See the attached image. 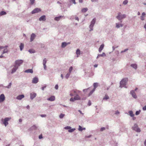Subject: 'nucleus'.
<instances>
[{
	"instance_id": "obj_1",
	"label": "nucleus",
	"mask_w": 146,
	"mask_h": 146,
	"mask_svg": "<svg viewBox=\"0 0 146 146\" xmlns=\"http://www.w3.org/2000/svg\"><path fill=\"white\" fill-rule=\"evenodd\" d=\"M128 81L127 78H124L122 79L120 82V85L119 87H124L127 88V87L126 86V83Z\"/></svg>"
},
{
	"instance_id": "obj_2",
	"label": "nucleus",
	"mask_w": 146,
	"mask_h": 146,
	"mask_svg": "<svg viewBox=\"0 0 146 146\" xmlns=\"http://www.w3.org/2000/svg\"><path fill=\"white\" fill-rule=\"evenodd\" d=\"M96 19L95 18H94L91 22L90 25L89 26V27L90 29L89 31L90 32L93 31V28L94 26V24L96 22Z\"/></svg>"
},
{
	"instance_id": "obj_3",
	"label": "nucleus",
	"mask_w": 146,
	"mask_h": 146,
	"mask_svg": "<svg viewBox=\"0 0 146 146\" xmlns=\"http://www.w3.org/2000/svg\"><path fill=\"white\" fill-rule=\"evenodd\" d=\"M11 118V117H6L3 120L2 119L1 121L3 122V124L5 126H6L9 124L8 121H9Z\"/></svg>"
},
{
	"instance_id": "obj_4",
	"label": "nucleus",
	"mask_w": 146,
	"mask_h": 146,
	"mask_svg": "<svg viewBox=\"0 0 146 146\" xmlns=\"http://www.w3.org/2000/svg\"><path fill=\"white\" fill-rule=\"evenodd\" d=\"M132 128L133 130L137 132H140L141 131L140 129L138 127V125L136 123H135Z\"/></svg>"
},
{
	"instance_id": "obj_5",
	"label": "nucleus",
	"mask_w": 146,
	"mask_h": 146,
	"mask_svg": "<svg viewBox=\"0 0 146 146\" xmlns=\"http://www.w3.org/2000/svg\"><path fill=\"white\" fill-rule=\"evenodd\" d=\"M23 60H17L15 61V65L17 66H19L21 64L23 63Z\"/></svg>"
},
{
	"instance_id": "obj_6",
	"label": "nucleus",
	"mask_w": 146,
	"mask_h": 146,
	"mask_svg": "<svg viewBox=\"0 0 146 146\" xmlns=\"http://www.w3.org/2000/svg\"><path fill=\"white\" fill-rule=\"evenodd\" d=\"M126 15L125 14L121 15L120 16H117L116 18L119 20H121L122 19L126 17Z\"/></svg>"
},
{
	"instance_id": "obj_7",
	"label": "nucleus",
	"mask_w": 146,
	"mask_h": 146,
	"mask_svg": "<svg viewBox=\"0 0 146 146\" xmlns=\"http://www.w3.org/2000/svg\"><path fill=\"white\" fill-rule=\"evenodd\" d=\"M130 94H131L132 97H133L134 98H137V96L134 90H132L130 91Z\"/></svg>"
},
{
	"instance_id": "obj_8",
	"label": "nucleus",
	"mask_w": 146,
	"mask_h": 146,
	"mask_svg": "<svg viewBox=\"0 0 146 146\" xmlns=\"http://www.w3.org/2000/svg\"><path fill=\"white\" fill-rule=\"evenodd\" d=\"M40 11V9L39 8H37L34 9L33 11H32L31 12V13L32 14H34L35 13L39 12Z\"/></svg>"
},
{
	"instance_id": "obj_9",
	"label": "nucleus",
	"mask_w": 146,
	"mask_h": 146,
	"mask_svg": "<svg viewBox=\"0 0 146 146\" xmlns=\"http://www.w3.org/2000/svg\"><path fill=\"white\" fill-rule=\"evenodd\" d=\"M5 96L3 94H2L0 95V103L2 102L5 100Z\"/></svg>"
},
{
	"instance_id": "obj_10",
	"label": "nucleus",
	"mask_w": 146,
	"mask_h": 146,
	"mask_svg": "<svg viewBox=\"0 0 146 146\" xmlns=\"http://www.w3.org/2000/svg\"><path fill=\"white\" fill-rule=\"evenodd\" d=\"M38 78L35 77L34 78L32 81V83L33 84H36L38 83Z\"/></svg>"
},
{
	"instance_id": "obj_11",
	"label": "nucleus",
	"mask_w": 146,
	"mask_h": 146,
	"mask_svg": "<svg viewBox=\"0 0 146 146\" xmlns=\"http://www.w3.org/2000/svg\"><path fill=\"white\" fill-rule=\"evenodd\" d=\"M36 36V35L34 33H32L31 36L30 42H32L34 40Z\"/></svg>"
},
{
	"instance_id": "obj_12",
	"label": "nucleus",
	"mask_w": 146,
	"mask_h": 146,
	"mask_svg": "<svg viewBox=\"0 0 146 146\" xmlns=\"http://www.w3.org/2000/svg\"><path fill=\"white\" fill-rule=\"evenodd\" d=\"M30 96V98L32 100L36 96V94L35 93H31Z\"/></svg>"
},
{
	"instance_id": "obj_13",
	"label": "nucleus",
	"mask_w": 146,
	"mask_h": 146,
	"mask_svg": "<svg viewBox=\"0 0 146 146\" xmlns=\"http://www.w3.org/2000/svg\"><path fill=\"white\" fill-rule=\"evenodd\" d=\"M47 62V60L46 58H44L43 61V65L44 68L45 70H46V64Z\"/></svg>"
},
{
	"instance_id": "obj_14",
	"label": "nucleus",
	"mask_w": 146,
	"mask_h": 146,
	"mask_svg": "<svg viewBox=\"0 0 146 146\" xmlns=\"http://www.w3.org/2000/svg\"><path fill=\"white\" fill-rule=\"evenodd\" d=\"M18 66H17V65H15L12 69L11 73L12 74H13L14 72H15L18 68Z\"/></svg>"
},
{
	"instance_id": "obj_15",
	"label": "nucleus",
	"mask_w": 146,
	"mask_h": 146,
	"mask_svg": "<svg viewBox=\"0 0 146 146\" xmlns=\"http://www.w3.org/2000/svg\"><path fill=\"white\" fill-rule=\"evenodd\" d=\"M39 21H45L46 20V16L45 15H43L41 16L39 18Z\"/></svg>"
},
{
	"instance_id": "obj_16",
	"label": "nucleus",
	"mask_w": 146,
	"mask_h": 146,
	"mask_svg": "<svg viewBox=\"0 0 146 146\" xmlns=\"http://www.w3.org/2000/svg\"><path fill=\"white\" fill-rule=\"evenodd\" d=\"M55 97L54 96H51L50 97L48 98L47 100L50 101H53L55 100Z\"/></svg>"
},
{
	"instance_id": "obj_17",
	"label": "nucleus",
	"mask_w": 146,
	"mask_h": 146,
	"mask_svg": "<svg viewBox=\"0 0 146 146\" xmlns=\"http://www.w3.org/2000/svg\"><path fill=\"white\" fill-rule=\"evenodd\" d=\"M24 97V95L23 94L19 95L17 96L16 99L18 100H21Z\"/></svg>"
},
{
	"instance_id": "obj_18",
	"label": "nucleus",
	"mask_w": 146,
	"mask_h": 146,
	"mask_svg": "<svg viewBox=\"0 0 146 146\" xmlns=\"http://www.w3.org/2000/svg\"><path fill=\"white\" fill-rule=\"evenodd\" d=\"M120 24L118 23H116V27L117 28H119L120 27H122L123 26V25L121 23L122 21H120Z\"/></svg>"
},
{
	"instance_id": "obj_19",
	"label": "nucleus",
	"mask_w": 146,
	"mask_h": 146,
	"mask_svg": "<svg viewBox=\"0 0 146 146\" xmlns=\"http://www.w3.org/2000/svg\"><path fill=\"white\" fill-rule=\"evenodd\" d=\"M76 96L74 97V100H80L81 98L80 96L77 94H75Z\"/></svg>"
},
{
	"instance_id": "obj_20",
	"label": "nucleus",
	"mask_w": 146,
	"mask_h": 146,
	"mask_svg": "<svg viewBox=\"0 0 146 146\" xmlns=\"http://www.w3.org/2000/svg\"><path fill=\"white\" fill-rule=\"evenodd\" d=\"M104 44H102L100 45L99 49V52H100L102 51L104 48Z\"/></svg>"
},
{
	"instance_id": "obj_21",
	"label": "nucleus",
	"mask_w": 146,
	"mask_h": 146,
	"mask_svg": "<svg viewBox=\"0 0 146 146\" xmlns=\"http://www.w3.org/2000/svg\"><path fill=\"white\" fill-rule=\"evenodd\" d=\"M63 16H60L58 17H57L54 18V20L56 21H59Z\"/></svg>"
},
{
	"instance_id": "obj_22",
	"label": "nucleus",
	"mask_w": 146,
	"mask_h": 146,
	"mask_svg": "<svg viewBox=\"0 0 146 146\" xmlns=\"http://www.w3.org/2000/svg\"><path fill=\"white\" fill-rule=\"evenodd\" d=\"M25 72L26 73H32L33 72V71L32 69H28L25 70Z\"/></svg>"
},
{
	"instance_id": "obj_23",
	"label": "nucleus",
	"mask_w": 146,
	"mask_h": 146,
	"mask_svg": "<svg viewBox=\"0 0 146 146\" xmlns=\"http://www.w3.org/2000/svg\"><path fill=\"white\" fill-rule=\"evenodd\" d=\"M38 129V127L36 126L35 125H34L31 128V130H35Z\"/></svg>"
},
{
	"instance_id": "obj_24",
	"label": "nucleus",
	"mask_w": 146,
	"mask_h": 146,
	"mask_svg": "<svg viewBox=\"0 0 146 146\" xmlns=\"http://www.w3.org/2000/svg\"><path fill=\"white\" fill-rule=\"evenodd\" d=\"M131 66L135 69H137V65L136 64H132L131 65Z\"/></svg>"
},
{
	"instance_id": "obj_25",
	"label": "nucleus",
	"mask_w": 146,
	"mask_h": 146,
	"mask_svg": "<svg viewBox=\"0 0 146 146\" xmlns=\"http://www.w3.org/2000/svg\"><path fill=\"white\" fill-rule=\"evenodd\" d=\"M67 46L66 42H62V43L61 47L62 48L65 47Z\"/></svg>"
},
{
	"instance_id": "obj_26",
	"label": "nucleus",
	"mask_w": 146,
	"mask_h": 146,
	"mask_svg": "<svg viewBox=\"0 0 146 146\" xmlns=\"http://www.w3.org/2000/svg\"><path fill=\"white\" fill-rule=\"evenodd\" d=\"M129 113V115L131 117H133L134 115L133 114V112L132 111H129L128 112Z\"/></svg>"
},
{
	"instance_id": "obj_27",
	"label": "nucleus",
	"mask_w": 146,
	"mask_h": 146,
	"mask_svg": "<svg viewBox=\"0 0 146 146\" xmlns=\"http://www.w3.org/2000/svg\"><path fill=\"white\" fill-rule=\"evenodd\" d=\"M78 129L79 131H82L83 130H85L86 128L85 127L82 128L81 126L79 125Z\"/></svg>"
},
{
	"instance_id": "obj_28",
	"label": "nucleus",
	"mask_w": 146,
	"mask_h": 146,
	"mask_svg": "<svg viewBox=\"0 0 146 146\" xmlns=\"http://www.w3.org/2000/svg\"><path fill=\"white\" fill-rule=\"evenodd\" d=\"M28 51L30 53H34L35 52V50L33 49H29L28 50Z\"/></svg>"
},
{
	"instance_id": "obj_29",
	"label": "nucleus",
	"mask_w": 146,
	"mask_h": 146,
	"mask_svg": "<svg viewBox=\"0 0 146 146\" xmlns=\"http://www.w3.org/2000/svg\"><path fill=\"white\" fill-rule=\"evenodd\" d=\"M20 50L22 51L24 48V44L23 43H21L19 46Z\"/></svg>"
},
{
	"instance_id": "obj_30",
	"label": "nucleus",
	"mask_w": 146,
	"mask_h": 146,
	"mask_svg": "<svg viewBox=\"0 0 146 146\" xmlns=\"http://www.w3.org/2000/svg\"><path fill=\"white\" fill-rule=\"evenodd\" d=\"M7 13L6 12L4 11H2L0 13V15L1 16L4 15H5Z\"/></svg>"
},
{
	"instance_id": "obj_31",
	"label": "nucleus",
	"mask_w": 146,
	"mask_h": 146,
	"mask_svg": "<svg viewBox=\"0 0 146 146\" xmlns=\"http://www.w3.org/2000/svg\"><path fill=\"white\" fill-rule=\"evenodd\" d=\"M98 83H94L93 86L94 87V89H96V88L98 87Z\"/></svg>"
},
{
	"instance_id": "obj_32",
	"label": "nucleus",
	"mask_w": 146,
	"mask_h": 146,
	"mask_svg": "<svg viewBox=\"0 0 146 146\" xmlns=\"http://www.w3.org/2000/svg\"><path fill=\"white\" fill-rule=\"evenodd\" d=\"M98 56L102 57H104L106 56V54L104 52H103L101 54H98Z\"/></svg>"
},
{
	"instance_id": "obj_33",
	"label": "nucleus",
	"mask_w": 146,
	"mask_h": 146,
	"mask_svg": "<svg viewBox=\"0 0 146 146\" xmlns=\"http://www.w3.org/2000/svg\"><path fill=\"white\" fill-rule=\"evenodd\" d=\"M88 10V9L87 8H84L82 9V12L85 13Z\"/></svg>"
},
{
	"instance_id": "obj_34",
	"label": "nucleus",
	"mask_w": 146,
	"mask_h": 146,
	"mask_svg": "<svg viewBox=\"0 0 146 146\" xmlns=\"http://www.w3.org/2000/svg\"><path fill=\"white\" fill-rule=\"evenodd\" d=\"M8 52V50L7 48L4 49L2 53V54H3L5 53H7Z\"/></svg>"
},
{
	"instance_id": "obj_35",
	"label": "nucleus",
	"mask_w": 146,
	"mask_h": 146,
	"mask_svg": "<svg viewBox=\"0 0 146 146\" xmlns=\"http://www.w3.org/2000/svg\"><path fill=\"white\" fill-rule=\"evenodd\" d=\"M76 54L77 55H79L80 54V50L79 49H77L76 51Z\"/></svg>"
},
{
	"instance_id": "obj_36",
	"label": "nucleus",
	"mask_w": 146,
	"mask_h": 146,
	"mask_svg": "<svg viewBox=\"0 0 146 146\" xmlns=\"http://www.w3.org/2000/svg\"><path fill=\"white\" fill-rule=\"evenodd\" d=\"M75 130V128L70 129L68 130V131L69 132H72L74 131Z\"/></svg>"
},
{
	"instance_id": "obj_37",
	"label": "nucleus",
	"mask_w": 146,
	"mask_h": 146,
	"mask_svg": "<svg viewBox=\"0 0 146 146\" xmlns=\"http://www.w3.org/2000/svg\"><path fill=\"white\" fill-rule=\"evenodd\" d=\"M70 73L69 72L65 76V78L66 79H67L69 78L70 75Z\"/></svg>"
},
{
	"instance_id": "obj_38",
	"label": "nucleus",
	"mask_w": 146,
	"mask_h": 146,
	"mask_svg": "<svg viewBox=\"0 0 146 146\" xmlns=\"http://www.w3.org/2000/svg\"><path fill=\"white\" fill-rule=\"evenodd\" d=\"M128 3V1L127 0H125L123 1V4L124 5H126V4H127Z\"/></svg>"
},
{
	"instance_id": "obj_39",
	"label": "nucleus",
	"mask_w": 146,
	"mask_h": 146,
	"mask_svg": "<svg viewBox=\"0 0 146 146\" xmlns=\"http://www.w3.org/2000/svg\"><path fill=\"white\" fill-rule=\"evenodd\" d=\"M65 115L62 113H61L59 115V117L60 119H62L64 116Z\"/></svg>"
},
{
	"instance_id": "obj_40",
	"label": "nucleus",
	"mask_w": 146,
	"mask_h": 146,
	"mask_svg": "<svg viewBox=\"0 0 146 146\" xmlns=\"http://www.w3.org/2000/svg\"><path fill=\"white\" fill-rule=\"evenodd\" d=\"M95 89L94 88L91 91L89 94V96H90L92 95L95 91Z\"/></svg>"
},
{
	"instance_id": "obj_41",
	"label": "nucleus",
	"mask_w": 146,
	"mask_h": 146,
	"mask_svg": "<svg viewBox=\"0 0 146 146\" xmlns=\"http://www.w3.org/2000/svg\"><path fill=\"white\" fill-rule=\"evenodd\" d=\"M12 84L11 82H10L9 83V85L6 86V88H9L11 87V85Z\"/></svg>"
},
{
	"instance_id": "obj_42",
	"label": "nucleus",
	"mask_w": 146,
	"mask_h": 146,
	"mask_svg": "<svg viewBox=\"0 0 146 146\" xmlns=\"http://www.w3.org/2000/svg\"><path fill=\"white\" fill-rule=\"evenodd\" d=\"M109 98V97L108 96L106 95H105V97L103 98V100H107Z\"/></svg>"
},
{
	"instance_id": "obj_43",
	"label": "nucleus",
	"mask_w": 146,
	"mask_h": 146,
	"mask_svg": "<svg viewBox=\"0 0 146 146\" xmlns=\"http://www.w3.org/2000/svg\"><path fill=\"white\" fill-rule=\"evenodd\" d=\"M140 111H141L140 110H139V111H136V113H135V115H139V113L140 112Z\"/></svg>"
},
{
	"instance_id": "obj_44",
	"label": "nucleus",
	"mask_w": 146,
	"mask_h": 146,
	"mask_svg": "<svg viewBox=\"0 0 146 146\" xmlns=\"http://www.w3.org/2000/svg\"><path fill=\"white\" fill-rule=\"evenodd\" d=\"M69 1L70 2V3H72L75 4H76V3L75 2V0H70Z\"/></svg>"
},
{
	"instance_id": "obj_45",
	"label": "nucleus",
	"mask_w": 146,
	"mask_h": 146,
	"mask_svg": "<svg viewBox=\"0 0 146 146\" xmlns=\"http://www.w3.org/2000/svg\"><path fill=\"white\" fill-rule=\"evenodd\" d=\"M120 114V112L118 111L117 110L115 111V114L118 115Z\"/></svg>"
},
{
	"instance_id": "obj_46",
	"label": "nucleus",
	"mask_w": 146,
	"mask_h": 146,
	"mask_svg": "<svg viewBox=\"0 0 146 146\" xmlns=\"http://www.w3.org/2000/svg\"><path fill=\"white\" fill-rule=\"evenodd\" d=\"M105 129L106 128L105 127H102L100 129V131H103L104 130H105Z\"/></svg>"
},
{
	"instance_id": "obj_47",
	"label": "nucleus",
	"mask_w": 146,
	"mask_h": 146,
	"mask_svg": "<svg viewBox=\"0 0 146 146\" xmlns=\"http://www.w3.org/2000/svg\"><path fill=\"white\" fill-rule=\"evenodd\" d=\"M73 69V67L72 66H71L70 67L69 69V72L70 73H71V72L72 71V70Z\"/></svg>"
},
{
	"instance_id": "obj_48",
	"label": "nucleus",
	"mask_w": 146,
	"mask_h": 146,
	"mask_svg": "<svg viewBox=\"0 0 146 146\" xmlns=\"http://www.w3.org/2000/svg\"><path fill=\"white\" fill-rule=\"evenodd\" d=\"M35 0H30L31 4L32 5H33L35 2Z\"/></svg>"
},
{
	"instance_id": "obj_49",
	"label": "nucleus",
	"mask_w": 146,
	"mask_h": 146,
	"mask_svg": "<svg viewBox=\"0 0 146 146\" xmlns=\"http://www.w3.org/2000/svg\"><path fill=\"white\" fill-rule=\"evenodd\" d=\"M128 50V48L125 49L124 50L121 51V53H122L125 52L127 51V50Z\"/></svg>"
},
{
	"instance_id": "obj_50",
	"label": "nucleus",
	"mask_w": 146,
	"mask_h": 146,
	"mask_svg": "<svg viewBox=\"0 0 146 146\" xmlns=\"http://www.w3.org/2000/svg\"><path fill=\"white\" fill-rule=\"evenodd\" d=\"M71 128V127L70 126H66L65 127V129H70Z\"/></svg>"
},
{
	"instance_id": "obj_51",
	"label": "nucleus",
	"mask_w": 146,
	"mask_h": 146,
	"mask_svg": "<svg viewBox=\"0 0 146 146\" xmlns=\"http://www.w3.org/2000/svg\"><path fill=\"white\" fill-rule=\"evenodd\" d=\"M75 16H74V15L71 16L70 17V19L71 20H72L74 19H75Z\"/></svg>"
},
{
	"instance_id": "obj_52",
	"label": "nucleus",
	"mask_w": 146,
	"mask_h": 146,
	"mask_svg": "<svg viewBox=\"0 0 146 146\" xmlns=\"http://www.w3.org/2000/svg\"><path fill=\"white\" fill-rule=\"evenodd\" d=\"M92 136V135H90L89 136H86L85 137V138H90L91 136Z\"/></svg>"
},
{
	"instance_id": "obj_53",
	"label": "nucleus",
	"mask_w": 146,
	"mask_h": 146,
	"mask_svg": "<svg viewBox=\"0 0 146 146\" xmlns=\"http://www.w3.org/2000/svg\"><path fill=\"white\" fill-rule=\"evenodd\" d=\"M46 87V85H45L43 86V87H42L41 88V89L42 90H44V88H45Z\"/></svg>"
},
{
	"instance_id": "obj_54",
	"label": "nucleus",
	"mask_w": 146,
	"mask_h": 146,
	"mask_svg": "<svg viewBox=\"0 0 146 146\" xmlns=\"http://www.w3.org/2000/svg\"><path fill=\"white\" fill-rule=\"evenodd\" d=\"M75 100H74V98H71L70 99V101L71 102H74Z\"/></svg>"
},
{
	"instance_id": "obj_55",
	"label": "nucleus",
	"mask_w": 146,
	"mask_h": 146,
	"mask_svg": "<svg viewBox=\"0 0 146 146\" xmlns=\"http://www.w3.org/2000/svg\"><path fill=\"white\" fill-rule=\"evenodd\" d=\"M58 84H56L55 86V88L57 90L58 89Z\"/></svg>"
},
{
	"instance_id": "obj_56",
	"label": "nucleus",
	"mask_w": 146,
	"mask_h": 146,
	"mask_svg": "<svg viewBox=\"0 0 146 146\" xmlns=\"http://www.w3.org/2000/svg\"><path fill=\"white\" fill-rule=\"evenodd\" d=\"M144 17L143 16H141L140 17L142 21L144 20L145 19Z\"/></svg>"
},
{
	"instance_id": "obj_57",
	"label": "nucleus",
	"mask_w": 146,
	"mask_h": 146,
	"mask_svg": "<svg viewBox=\"0 0 146 146\" xmlns=\"http://www.w3.org/2000/svg\"><path fill=\"white\" fill-rule=\"evenodd\" d=\"M142 109L143 111L146 110V105L143 107Z\"/></svg>"
},
{
	"instance_id": "obj_58",
	"label": "nucleus",
	"mask_w": 146,
	"mask_h": 146,
	"mask_svg": "<svg viewBox=\"0 0 146 146\" xmlns=\"http://www.w3.org/2000/svg\"><path fill=\"white\" fill-rule=\"evenodd\" d=\"M88 105L89 106H90L91 105V101L90 100H89Z\"/></svg>"
},
{
	"instance_id": "obj_59",
	"label": "nucleus",
	"mask_w": 146,
	"mask_h": 146,
	"mask_svg": "<svg viewBox=\"0 0 146 146\" xmlns=\"http://www.w3.org/2000/svg\"><path fill=\"white\" fill-rule=\"evenodd\" d=\"M75 19L76 20H77L78 21H79V18L78 17H76L75 16Z\"/></svg>"
},
{
	"instance_id": "obj_60",
	"label": "nucleus",
	"mask_w": 146,
	"mask_h": 146,
	"mask_svg": "<svg viewBox=\"0 0 146 146\" xmlns=\"http://www.w3.org/2000/svg\"><path fill=\"white\" fill-rule=\"evenodd\" d=\"M89 88H87V89H84V90H83V91L84 92H86L88 89Z\"/></svg>"
},
{
	"instance_id": "obj_61",
	"label": "nucleus",
	"mask_w": 146,
	"mask_h": 146,
	"mask_svg": "<svg viewBox=\"0 0 146 146\" xmlns=\"http://www.w3.org/2000/svg\"><path fill=\"white\" fill-rule=\"evenodd\" d=\"M42 138V134L41 135H40L39 136V139H41Z\"/></svg>"
},
{
	"instance_id": "obj_62",
	"label": "nucleus",
	"mask_w": 146,
	"mask_h": 146,
	"mask_svg": "<svg viewBox=\"0 0 146 146\" xmlns=\"http://www.w3.org/2000/svg\"><path fill=\"white\" fill-rule=\"evenodd\" d=\"M46 115H45V114H42V115H40V116L42 117H45L46 116Z\"/></svg>"
},
{
	"instance_id": "obj_63",
	"label": "nucleus",
	"mask_w": 146,
	"mask_h": 146,
	"mask_svg": "<svg viewBox=\"0 0 146 146\" xmlns=\"http://www.w3.org/2000/svg\"><path fill=\"white\" fill-rule=\"evenodd\" d=\"M44 47H45V45L44 44H41V48H44Z\"/></svg>"
},
{
	"instance_id": "obj_64",
	"label": "nucleus",
	"mask_w": 146,
	"mask_h": 146,
	"mask_svg": "<svg viewBox=\"0 0 146 146\" xmlns=\"http://www.w3.org/2000/svg\"><path fill=\"white\" fill-rule=\"evenodd\" d=\"M145 15V13L143 12V13H142V16H143L144 17Z\"/></svg>"
}]
</instances>
